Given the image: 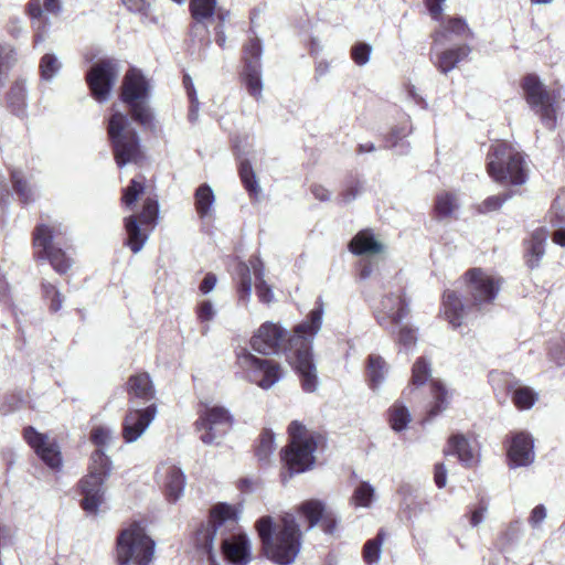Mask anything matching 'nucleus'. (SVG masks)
I'll use <instances>...</instances> for the list:
<instances>
[{"instance_id":"1","label":"nucleus","mask_w":565,"mask_h":565,"mask_svg":"<svg viewBox=\"0 0 565 565\" xmlns=\"http://www.w3.org/2000/svg\"><path fill=\"white\" fill-rule=\"evenodd\" d=\"M324 308L321 298L307 316V319L294 328L292 334L279 323L266 321L250 339L254 351L270 355L284 351L294 365L307 393H313L319 385L317 366L312 353V343L321 329Z\"/></svg>"},{"instance_id":"2","label":"nucleus","mask_w":565,"mask_h":565,"mask_svg":"<svg viewBox=\"0 0 565 565\" xmlns=\"http://www.w3.org/2000/svg\"><path fill=\"white\" fill-rule=\"evenodd\" d=\"M237 523L235 509L227 503H218L210 513L209 521L202 524L195 533V546L214 562V541L221 537V547L227 562L235 565H246L250 561L252 547L246 534L225 536L234 530Z\"/></svg>"},{"instance_id":"3","label":"nucleus","mask_w":565,"mask_h":565,"mask_svg":"<svg viewBox=\"0 0 565 565\" xmlns=\"http://www.w3.org/2000/svg\"><path fill=\"white\" fill-rule=\"evenodd\" d=\"M265 556L278 565H290L301 548V531L292 513H285L278 523L270 515L256 522Z\"/></svg>"},{"instance_id":"4","label":"nucleus","mask_w":565,"mask_h":565,"mask_svg":"<svg viewBox=\"0 0 565 565\" xmlns=\"http://www.w3.org/2000/svg\"><path fill=\"white\" fill-rule=\"evenodd\" d=\"M107 136L118 168L142 159L141 140L127 115L115 111L107 121Z\"/></svg>"},{"instance_id":"5","label":"nucleus","mask_w":565,"mask_h":565,"mask_svg":"<svg viewBox=\"0 0 565 565\" xmlns=\"http://www.w3.org/2000/svg\"><path fill=\"white\" fill-rule=\"evenodd\" d=\"M487 171L495 182L521 185L527 179L523 153L504 141L491 145L487 157Z\"/></svg>"},{"instance_id":"6","label":"nucleus","mask_w":565,"mask_h":565,"mask_svg":"<svg viewBox=\"0 0 565 565\" xmlns=\"http://www.w3.org/2000/svg\"><path fill=\"white\" fill-rule=\"evenodd\" d=\"M150 85L142 72L130 67L122 81L120 99L130 111L131 118L143 128L154 129L153 114L148 105Z\"/></svg>"},{"instance_id":"7","label":"nucleus","mask_w":565,"mask_h":565,"mask_svg":"<svg viewBox=\"0 0 565 565\" xmlns=\"http://www.w3.org/2000/svg\"><path fill=\"white\" fill-rule=\"evenodd\" d=\"M289 445L282 450L281 459L285 462L289 477L310 469L315 463L317 441L312 434H308L306 427L298 420L288 426Z\"/></svg>"},{"instance_id":"8","label":"nucleus","mask_w":565,"mask_h":565,"mask_svg":"<svg viewBox=\"0 0 565 565\" xmlns=\"http://www.w3.org/2000/svg\"><path fill=\"white\" fill-rule=\"evenodd\" d=\"M154 542L138 525L121 531L117 540L119 565H148L153 556Z\"/></svg>"},{"instance_id":"9","label":"nucleus","mask_w":565,"mask_h":565,"mask_svg":"<svg viewBox=\"0 0 565 565\" xmlns=\"http://www.w3.org/2000/svg\"><path fill=\"white\" fill-rule=\"evenodd\" d=\"M263 44L258 38H250L242 50L243 70L241 79L248 94L256 100L263 97Z\"/></svg>"},{"instance_id":"10","label":"nucleus","mask_w":565,"mask_h":565,"mask_svg":"<svg viewBox=\"0 0 565 565\" xmlns=\"http://www.w3.org/2000/svg\"><path fill=\"white\" fill-rule=\"evenodd\" d=\"M250 270H253L255 277V289L259 301L263 303H270L274 300V292L264 278L265 266L258 257H252L249 259V265L239 263L237 266V291L239 300L248 302L250 299L253 287Z\"/></svg>"},{"instance_id":"11","label":"nucleus","mask_w":565,"mask_h":565,"mask_svg":"<svg viewBox=\"0 0 565 565\" xmlns=\"http://www.w3.org/2000/svg\"><path fill=\"white\" fill-rule=\"evenodd\" d=\"M55 235L56 228L54 226L46 224L35 226L33 231L35 257L38 260H49L56 273L65 274L71 268L72 260L62 248L54 245Z\"/></svg>"},{"instance_id":"12","label":"nucleus","mask_w":565,"mask_h":565,"mask_svg":"<svg viewBox=\"0 0 565 565\" xmlns=\"http://www.w3.org/2000/svg\"><path fill=\"white\" fill-rule=\"evenodd\" d=\"M119 74L120 64L115 58H102L92 65L85 78L92 96L98 103H105L110 98Z\"/></svg>"},{"instance_id":"13","label":"nucleus","mask_w":565,"mask_h":565,"mask_svg":"<svg viewBox=\"0 0 565 565\" xmlns=\"http://www.w3.org/2000/svg\"><path fill=\"white\" fill-rule=\"evenodd\" d=\"M237 362L239 366L247 372L249 381L264 390L270 388L282 376L277 362L257 358L247 349H241V351L237 352Z\"/></svg>"},{"instance_id":"14","label":"nucleus","mask_w":565,"mask_h":565,"mask_svg":"<svg viewBox=\"0 0 565 565\" xmlns=\"http://www.w3.org/2000/svg\"><path fill=\"white\" fill-rule=\"evenodd\" d=\"M522 88L527 104L541 117L543 125L548 129H554L556 126V113L553 100L539 76L527 74L523 78Z\"/></svg>"},{"instance_id":"15","label":"nucleus","mask_w":565,"mask_h":565,"mask_svg":"<svg viewBox=\"0 0 565 565\" xmlns=\"http://www.w3.org/2000/svg\"><path fill=\"white\" fill-rule=\"evenodd\" d=\"M467 292L471 307L482 310L493 302L500 290V280L486 274L480 268H471L466 274Z\"/></svg>"},{"instance_id":"16","label":"nucleus","mask_w":565,"mask_h":565,"mask_svg":"<svg viewBox=\"0 0 565 565\" xmlns=\"http://www.w3.org/2000/svg\"><path fill=\"white\" fill-rule=\"evenodd\" d=\"M233 416L223 406L206 407L195 423L199 431L204 430L200 439L205 445H211L228 433L233 426Z\"/></svg>"},{"instance_id":"17","label":"nucleus","mask_w":565,"mask_h":565,"mask_svg":"<svg viewBox=\"0 0 565 565\" xmlns=\"http://www.w3.org/2000/svg\"><path fill=\"white\" fill-rule=\"evenodd\" d=\"M23 437L47 468L56 472L62 470L63 457L56 440L50 439L46 434L38 431L32 426L23 429Z\"/></svg>"},{"instance_id":"18","label":"nucleus","mask_w":565,"mask_h":565,"mask_svg":"<svg viewBox=\"0 0 565 565\" xmlns=\"http://www.w3.org/2000/svg\"><path fill=\"white\" fill-rule=\"evenodd\" d=\"M158 413L157 405L150 403L145 408L131 407L122 423V437L126 443L136 441L150 426Z\"/></svg>"},{"instance_id":"19","label":"nucleus","mask_w":565,"mask_h":565,"mask_svg":"<svg viewBox=\"0 0 565 565\" xmlns=\"http://www.w3.org/2000/svg\"><path fill=\"white\" fill-rule=\"evenodd\" d=\"M408 313V305L401 294L385 295L375 311L377 323L385 329H394Z\"/></svg>"},{"instance_id":"20","label":"nucleus","mask_w":565,"mask_h":565,"mask_svg":"<svg viewBox=\"0 0 565 565\" xmlns=\"http://www.w3.org/2000/svg\"><path fill=\"white\" fill-rule=\"evenodd\" d=\"M509 466L511 468L527 467L535 459L534 439L526 431L514 433L508 448Z\"/></svg>"},{"instance_id":"21","label":"nucleus","mask_w":565,"mask_h":565,"mask_svg":"<svg viewBox=\"0 0 565 565\" xmlns=\"http://www.w3.org/2000/svg\"><path fill=\"white\" fill-rule=\"evenodd\" d=\"M438 22L440 23L439 28L431 33L433 49L438 45H445L452 38L473 39L475 36L467 21L461 17L441 18Z\"/></svg>"},{"instance_id":"22","label":"nucleus","mask_w":565,"mask_h":565,"mask_svg":"<svg viewBox=\"0 0 565 565\" xmlns=\"http://www.w3.org/2000/svg\"><path fill=\"white\" fill-rule=\"evenodd\" d=\"M105 481H102L99 477H84L79 481L81 494V507L87 514L96 515L99 507L105 500Z\"/></svg>"},{"instance_id":"23","label":"nucleus","mask_w":565,"mask_h":565,"mask_svg":"<svg viewBox=\"0 0 565 565\" xmlns=\"http://www.w3.org/2000/svg\"><path fill=\"white\" fill-rule=\"evenodd\" d=\"M299 513L308 521V529L315 527L321 522L322 529L327 534H333L338 520L335 516L324 511V504L320 500H307L299 507Z\"/></svg>"},{"instance_id":"24","label":"nucleus","mask_w":565,"mask_h":565,"mask_svg":"<svg viewBox=\"0 0 565 565\" xmlns=\"http://www.w3.org/2000/svg\"><path fill=\"white\" fill-rule=\"evenodd\" d=\"M126 386L131 407H139L154 399L156 391L148 373L129 376Z\"/></svg>"},{"instance_id":"25","label":"nucleus","mask_w":565,"mask_h":565,"mask_svg":"<svg viewBox=\"0 0 565 565\" xmlns=\"http://www.w3.org/2000/svg\"><path fill=\"white\" fill-rule=\"evenodd\" d=\"M444 452L446 456H456L459 462L468 468L478 462L469 439L459 433L449 436Z\"/></svg>"},{"instance_id":"26","label":"nucleus","mask_w":565,"mask_h":565,"mask_svg":"<svg viewBox=\"0 0 565 565\" xmlns=\"http://www.w3.org/2000/svg\"><path fill=\"white\" fill-rule=\"evenodd\" d=\"M471 51L472 49L468 44L452 46L438 53L433 63L441 74H448L455 70L460 62L467 60Z\"/></svg>"},{"instance_id":"27","label":"nucleus","mask_w":565,"mask_h":565,"mask_svg":"<svg viewBox=\"0 0 565 565\" xmlns=\"http://www.w3.org/2000/svg\"><path fill=\"white\" fill-rule=\"evenodd\" d=\"M547 232L543 227L535 230L531 237L525 242V263L530 269H535L545 255Z\"/></svg>"},{"instance_id":"28","label":"nucleus","mask_w":565,"mask_h":565,"mask_svg":"<svg viewBox=\"0 0 565 565\" xmlns=\"http://www.w3.org/2000/svg\"><path fill=\"white\" fill-rule=\"evenodd\" d=\"M383 249L384 245L375 238L371 230L360 231L349 243V250L354 255H374Z\"/></svg>"},{"instance_id":"29","label":"nucleus","mask_w":565,"mask_h":565,"mask_svg":"<svg viewBox=\"0 0 565 565\" xmlns=\"http://www.w3.org/2000/svg\"><path fill=\"white\" fill-rule=\"evenodd\" d=\"M444 313L446 319L454 328L462 324L463 318L467 317L469 307L463 305L457 292L447 290L444 294Z\"/></svg>"},{"instance_id":"30","label":"nucleus","mask_w":565,"mask_h":565,"mask_svg":"<svg viewBox=\"0 0 565 565\" xmlns=\"http://www.w3.org/2000/svg\"><path fill=\"white\" fill-rule=\"evenodd\" d=\"M216 0H190L189 9L194 20L192 31L202 29L204 33H209L205 21L213 18L216 12Z\"/></svg>"},{"instance_id":"31","label":"nucleus","mask_w":565,"mask_h":565,"mask_svg":"<svg viewBox=\"0 0 565 565\" xmlns=\"http://www.w3.org/2000/svg\"><path fill=\"white\" fill-rule=\"evenodd\" d=\"M365 363L367 385L372 391H376L385 381L388 372L387 363L377 354H370Z\"/></svg>"},{"instance_id":"32","label":"nucleus","mask_w":565,"mask_h":565,"mask_svg":"<svg viewBox=\"0 0 565 565\" xmlns=\"http://www.w3.org/2000/svg\"><path fill=\"white\" fill-rule=\"evenodd\" d=\"M185 476L181 468L171 466L166 472L164 490L170 502H177L184 492Z\"/></svg>"},{"instance_id":"33","label":"nucleus","mask_w":565,"mask_h":565,"mask_svg":"<svg viewBox=\"0 0 565 565\" xmlns=\"http://www.w3.org/2000/svg\"><path fill=\"white\" fill-rule=\"evenodd\" d=\"M26 83L24 79L15 81L8 93L7 103L12 113L18 116H24L26 110Z\"/></svg>"},{"instance_id":"34","label":"nucleus","mask_w":565,"mask_h":565,"mask_svg":"<svg viewBox=\"0 0 565 565\" xmlns=\"http://www.w3.org/2000/svg\"><path fill=\"white\" fill-rule=\"evenodd\" d=\"M430 390L433 395V402L431 405L427 412V420H431L439 414H441L444 411H446L449 406V396L448 391L439 381H431L430 382Z\"/></svg>"},{"instance_id":"35","label":"nucleus","mask_w":565,"mask_h":565,"mask_svg":"<svg viewBox=\"0 0 565 565\" xmlns=\"http://www.w3.org/2000/svg\"><path fill=\"white\" fill-rule=\"evenodd\" d=\"M523 535L522 522L514 520L508 524L504 531L500 533L497 539V547L501 552H509L513 550L520 542Z\"/></svg>"},{"instance_id":"36","label":"nucleus","mask_w":565,"mask_h":565,"mask_svg":"<svg viewBox=\"0 0 565 565\" xmlns=\"http://www.w3.org/2000/svg\"><path fill=\"white\" fill-rule=\"evenodd\" d=\"M113 470V463L103 449H96L90 457L89 472L86 477H99L106 481Z\"/></svg>"},{"instance_id":"37","label":"nucleus","mask_w":565,"mask_h":565,"mask_svg":"<svg viewBox=\"0 0 565 565\" xmlns=\"http://www.w3.org/2000/svg\"><path fill=\"white\" fill-rule=\"evenodd\" d=\"M125 228L128 234L127 245L132 253H139L147 241V235L141 233L138 217L136 215L126 217Z\"/></svg>"},{"instance_id":"38","label":"nucleus","mask_w":565,"mask_h":565,"mask_svg":"<svg viewBox=\"0 0 565 565\" xmlns=\"http://www.w3.org/2000/svg\"><path fill=\"white\" fill-rule=\"evenodd\" d=\"M508 388L511 392L514 406L521 411L530 409L539 398L537 393L529 386L513 387L512 384H509Z\"/></svg>"},{"instance_id":"39","label":"nucleus","mask_w":565,"mask_h":565,"mask_svg":"<svg viewBox=\"0 0 565 565\" xmlns=\"http://www.w3.org/2000/svg\"><path fill=\"white\" fill-rule=\"evenodd\" d=\"M238 174L248 194L253 198H257L260 193V186L256 173L247 159L239 160Z\"/></svg>"},{"instance_id":"40","label":"nucleus","mask_w":565,"mask_h":565,"mask_svg":"<svg viewBox=\"0 0 565 565\" xmlns=\"http://www.w3.org/2000/svg\"><path fill=\"white\" fill-rule=\"evenodd\" d=\"M411 134V129L406 125L394 127L386 137V147L395 150L399 156L409 152V142L404 141V138Z\"/></svg>"},{"instance_id":"41","label":"nucleus","mask_w":565,"mask_h":565,"mask_svg":"<svg viewBox=\"0 0 565 565\" xmlns=\"http://www.w3.org/2000/svg\"><path fill=\"white\" fill-rule=\"evenodd\" d=\"M63 67L62 62L54 53H45L39 62L41 81L52 83Z\"/></svg>"},{"instance_id":"42","label":"nucleus","mask_w":565,"mask_h":565,"mask_svg":"<svg viewBox=\"0 0 565 565\" xmlns=\"http://www.w3.org/2000/svg\"><path fill=\"white\" fill-rule=\"evenodd\" d=\"M552 211L554 213V216L551 217V224L553 227H555L552 241L555 244L565 247V216L563 210L561 209L559 198L554 200L552 204Z\"/></svg>"},{"instance_id":"43","label":"nucleus","mask_w":565,"mask_h":565,"mask_svg":"<svg viewBox=\"0 0 565 565\" xmlns=\"http://www.w3.org/2000/svg\"><path fill=\"white\" fill-rule=\"evenodd\" d=\"M275 448V434L270 429L265 428L259 436L258 444L255 449L257 459L260 462H267Z\"/></svg>"},{"instance_id":"44","label":"nucleus","mask_w":565,"mask_h":565,"mask_svg":"<svg viewBox=\"0 0 565 565\" xmlns=\"http://www.w3.org/2000/svg\"><path fill=\"white\" fill-rule=\"evenodd\" d=\"M11 180L13 189L21 202L28 204L34 201V191L21 171H12Z\"/></svg>"},{"instance_id":"45","label":"nucleus","mask_w":565,"mask_h":565,"mask_svg":"<svg viewBox=\"0 0 565 565\" xmlns=\"http://www.w3.org/2000/svg\"><path fill=\"white\" fill-rule=\"evenodd\" d=\"M214 193L210 185L202 184L195 191V207L200 217H205L214 203Z\"/></svg>"},{"instance_id":"46","label":"nucleus","mask_w":565,"mask_h":565,"mask_svg":"<svg viewBox=\"0 0 565 565\" xmlns=\"http://www.w3.org/2000/svg\"><path fill=\"white\" fill-rule=\"evenodd\" d=\"M391 427L395 431L404 430L411 422V414L407 407L401 403H395L390 408Z\"/></svg>"},{"instance_id":"47","label":"nucleus","mask_w":565,"mask_h":565,"mask_svg":"<svg viewBox=\"0 0 565 565\" xmlns=\"http://www.w3.org/2000/svg\"><path fill=\"white\" fill-rule=\"evenodd\" d=\"M375 494V489L367 481H362L353 491L351 502L355 507L369 508Z\"/></svg>"},{"instance_id":"48","label":"nucleus","mask_w":565,"mask_h":565,"mask_svg":"<svg viewBox=\"0 0 565 565\" xmlns=\"http://www.w3.org/2000/svg\"><path fill=\"white\" fill-rule=\"evenodd\" d=\"M385 532L380 530L377 535L369 540L363 547V558L367 564L377 563L381 556V546L383 544Z\"/></svg>"},{"instance_id":"49","label":"nucleus","mask_w":565,"mask_h":565,"mask_svg":"<svg viewBox=\"0 0 565 565\" xmlns=\"http://www.w3.org/2000/svg\"><path fill=\"white\" fill-rule=\"evenodd\" d=\"M128 11L141 17L142 22L158 23V19L151 14V4L146 0H121Z\"/></svg>"},{"instance_id":"50","label":"nucleus","mask_w":565,"mask_h":565,"mask_svg":"<svg viewBox=\"0 0 565 565\" xmlns=\"http://www.w3.org/2000/svg\"><path fill=\"white\" fill-rule=\"evenodd\" d=\"M17 62L15 50L8 43H0V85H3L7 73Z\"/></svg>"},{"instance_id":"51","label":"nucleus","mask_w":565,"mask_h":565,"mask_svg":"<svg viewBox=\"0 0 565 565\" xmlns=\"http://www.w3.org/2000/svg\"><path fill=\"white\" fill-rule=\"evenodd\" d=\"M430 376V363L425 358H418L413 365L412 383L420 386L427 382Z\"/></svg>"},{"instance_id":"52","label":"nucleus","mask_w":565,"mask_h":565,"mask_svg":"<svg viewBox=\"0 0 565 565\" xmlns=\"http://www.w3.org/2000/svg\"><path fill=\"white\" fill-rule=\"evenodd\" d=\"M455 196L450 193H443L436 198L435 213L438 218L448 217L455 210Z\"/></svg>"},{"instance_id":"53","label":"nucleus","mask_w":565,"mask_h":565,"mask_svg":"<svg viewBox=\"0 0 565 565\" xmlns=\"http://www.w3.org/2000/svg\"><path fill=\"white\" fill-rule=\"evenodd\" d=\"M159 215V204L158 201L151 198L145 200L142 205V211L139 215L140 222L142 224H156Z\"/></svg>"},{"instance_id":"54","label":"nucleus","mask_w":565,"mask_h":565,"mask_svg":"<svg viewBox=\"0 0 565 565\" xmlns=\"http://www.w3.org/2000/svg\"><path fill=\"white\" fill-rule=\"evenodd\" d=\"M511 192H507L500 195H492L487 198L479 205V212L487 213L499 210L502 206V204L511 198Z\"/></svg>"},{"instance_id":"55","label":"nucleus","mask_w":565,"mask_h":565,"mask_svg":"<svg viewBox=\"0 0 565 565\" xmlns=\"http://www.w3.org/2000/svg\"><path fill=\"white\" fill-rule=\"evenodd\" d=\"M143 184L135 179L130 181V184L125 189L122 201L126 205H132L143 192Z\"/></svg>"},{"instance_id":"56","label":"nucleus","mask_w":565,"mask_h":565,"mask_svg":"<svg viewBox=\"0 0 565 565\" xmlns=\"http://www.w3.org/2000/svg\"><path fill=\"white\" fill-rule=\"evenodd\" d=\"M372 47L366 43H358L351 50V57L358 65L369 62Z\"/></svg>"},{"instance_id":"57","label":"nucleus","mask_w":565,"mask_h":565,"mask_svg":"<svg viewBox=\"0 0 565 565\" xmlns=\"http://www.w3.org/2000/svg\"><path fill=\"white\" fill-rule=\"evenodd\" d=\"M547 511L544 504H537L530 513L529 524L533 530H540L545 521Z\"/></svg>"},{"instance_id":"58","label":"nucleus","mask_w":565,"mask_h":565,"mask_svg":"<svg viewBox=\"0 0 565 565\" xmlns=\"http://www.w3.org/2000/svg\"><path fill=\"white\" fill-rule=\"evenodd\" d=\"M111 438V431L106 427H96L90 434V439L97 447H99L98 449L106 446Z\"/></svg>"},{"instance_id":"59","label":"nucleus","mask_w":565,"mask_h":565,"mask_svg":"<svg viewBox=\"0 0 565 565\" xmlns=\"http://www.w3.org/2000/svg\"><path fill=\"white\" fill-rule=\"evenodd\" d=\"M363 183L360 180L352 181L347 189L342 192V201L344 203H350L356 199V196L362 192Z\"/></svg>"},{"instance_id":"60","label":"nucleus","mask_w":565,"mask_h":565,"mask_svg":"<svg viewBox=\"0 0 565 565\" xmlns=\"http://www.w3.org/2000/svg\"><path fill=\"white\" fill-rule=\"evenodd\" d=\"M397 340L405 349H409L415 345L417 339L416 333L412 328L402 327L398 331Z\"/></svg>"},{"instance_id":"61","label":"nucleus","mask_w":565,"mask_h":565,"mask_svg":"<svg viewBox=\"0 0 565 565\" xmlns=\"http://www.w3.org/2000/svg\"><path fill=\"white\" fill-rule=\"evenodd\" d=\"M445 2L446 0H424V3L433 20H441Z\"/></svg>"},{"instance_id":"62","label":"nucleus","mask_w":565,"mask_h":565,"mask_svg":"<svg viewBox=\"0 0 565 565\" xmlns=\"http://www.w3.org/2000/svg\"><path fill=\"white\" fill-rule=\"evenodd\" d=\"M550 356L558 366L565 364V339L551 348Z\"/></svg>"},{"instance_id":"63","label":"nucleus","mask_w":565,"mask_h":565,"mask_svg":"<svg viewBox=\"0 0 565 565\" xmlns=\"http://www.w3.org/2000/svg\"><path fill=\"white\" fill-rule=\"evenodd\" d=\"M215 310L210 300L202 301L198 307V318L200 321L205 322L214 318Z\"/></svg>"},{"instance_id":"64","label":"nucleus","mask_w":565,"mask_h":565,"mask_svg":"<svg viewBox=\"0 0 565 565\" xmlns=\"http://www.w3.org/2000/svg\"><path fill=\"white\" fill-rule=\"evenodd\" d=\"M189 99H190V109H189V120L191 122H195L199 118V99L196 96V90L194 87L191 86L189 88Z\"/></svg>"}]
</instances>
